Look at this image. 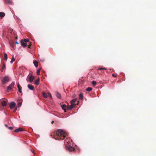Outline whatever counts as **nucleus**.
<instances>
[{
    "instance_id": "nucleus-1",
    "label": "nucleus",
    "mask_w": 156,
    "mask_h": 156,
    "mask_svg": "<svg viewBox=\"0 0 156 156\" xmlns=\"http://www.w3.org/2000/svg\"><path fill=\"white\" fill-rule=\"evenodd\" d=\"M56 135L58 137V139L60 138L62 140H63L66 136H67V134L65 130L60 129H58L56 132Z\"/></svg>"
},
{
    "instance_id": "nucleus-2",
    "label": "nucleus",
    "mask_w": 156,
    "mask_h": 156,
    "mask_svg": "<svg viewBox=\"0 0 156 156\" xmlns=\"http://www.w3.org/2000/svg\"><path fill=\"white\" fill-rule=\"evenodd\" d=\"M34 77L32 75H30L29 74L27 78V81L28 82H29L31 83L34 81Z\"/></svg>"
},
{
    "instance_id": "nucleus-3",
    "label": "nucleus",
    "mask_w": 156,
    "mask_h": 156,
    "mask_svg": "<svg viewBox=\"0 0 156 156\" xmlns=\"http://www.w3.org/2000/svg\"><path fill=\"white\" fill-rule=\"evenodd\" d=\"M72 142V140L70 138H67L65 141V146L67 145V144H69Z\"/></svg>"
},
{
    "instance_id": "nucleus-4",
    "label": "nucleus",
    "mask_w": 156,
    "mask_h": 156,
    "mask_svg": "<svg viewBox=\"0 0 156 156\" xmlns=\"http://www.w3.org/2000/svg\"><path fill=\"white\" fill-rule=\"evenodd\" d=\"M9 81V78L8 76H5L4 77L2 80V82L3 83H6Z\"/></svg>"
},
{
    "instance_id": "nucleus-5",
    "label": "nucleus",
    "mask_w": 156,
    "mask_h": 156,
    "mask_svg": "<svg viewBox=\"0 0 156 156\" xmlns=\"http://www.w3.org/2000/svg\"><path fill=\"white\" fill-rule=\"evenodd\" d=\"M66 146L67 150L69 151H74V149L73 148V147L71 146H70V145L68 146L66 145Z\"/></svg>"
},
{
    "instance_id": "nucleus-6",
    "label": "nucleus",
    "mask_w": 156,
    "mask_h": 156,
    "mask_svg": "<svg viewBox=\"0 0 156 156\" xmlns=\"http://www.w3.org/2000/svg\"><path fill=\"white\" fill-rule=\"evenodd\" d=\"M16 106V103L13 101L11 102L9 105V107L10 109H12L14 107Z\"/></svg>"
},
{
    "instance_id": "nucleus-7",
    "label": "nucleus",
    "mask_w": 156,
    "mask_h": 156,
    "mask_svg": "<svg viewBox=\"0 0 156 156\" xmlns=\"http://www.w3.org/2000/svg\"><path fill=\"white\" fill-rule=\"evenodd\" d=\"M23 129L21 128H19L16 129H15L14 132L15 133H18L19 132L22 131H23Z\"/></svg>"
},
{
    "instance_id": "nucleus-8",
    "label": "nucleus",
    "mask_w": 156,
    "mask_h": 156,
    "mask_svg": "<svg viewBox=\"0 0 156 156\" xmlns=\"http://www.w3.org/2000/svg\"><path fill=\"white\" fill-rule=\"evenodd\" d=\"M21 46L23 47H25L27 46V44L26 43H24L23 40H22L20 41Z\"/></svg>"
},
{
    "instance_id": "nucleus-9",
    "label": "nucleus",
    "mask_w": 156,
    "mask_h": 156,
    "mask_svg": "<svg viewBox=\"0 0 156 156\" xmlns=\"http://www.w3.org/2000/svg\"><path fill=\"white\" fill-rule=\"evenodd\" d=\"M28 87L31 90H33L34 89V87L31 84H28Z\"/></svg>"
},
{
    "instance_id": "nucleus-10",
    "label": "nucleus",
    "mask_w": 156,
    "mask_h": 156,
    "mask_svg": "<svg viewBox=\"0 0 156 156\" xmlns=\"http://www.w3.org/2000/svg\"><path fill=\"white\" fill-rule=\"evenodd\" d=\"M74 106V105L72 104H71L70 105L68 106L67 107V110H70L72 109L73 108Z\"/></svg>"
},
{
    "instance_id": "nucleus-11",
    "label": "nucleus",
    "mask_w": 156,
    "mask_h": 156,
    "mask_svg": "<svg viewBox=\"0 0 156 156\" xmlns=\"http://www.w3.org/2000/svg\"><path fill=\"white\" fill-rule=\"evenodd\" d=\"M12 88L10 86H8L7 89V91L8 92L10 91Z\"/></svg>"
},
{
    "instance_id": "nucleus-12",
    "label": "nucleus",
    "mask_w": 156,
    "mask_h": 156,
    "mask_svg": "<svg viewBox=\"0 0 156 156\" xmlns=\"http://www.w3.org/2000/svg\"><path fill=\"white\" fill-rule=\"evenodd\" d=\"M40 82V79L39 78L38 79H37L35 82V84L37 85H38L39 84Z\"/></svg>"
},
{
    "instance_id": "nucleus-13",
    "label": "nucleus",
    "mask_w": 156,
    "mask_h": 156,
    "mask_svg": "<svg viewBox=\"0 0 156 156\" xmlns=\"http://www.w3.org/2000/svg\"><path fill=\"white\" fill-rule=\"evenodd\" d=\"M76 99H75L72 100L71 101V102H70L71 104H72L74 106L75 105L74 104H75L76 101Z\"/></svg>"
},
{
    "instance_id": "nucleus-14",
    "label": "nucleus",
    "mask_w": 156,
    "mask_h": 156,
    "mask_svg": "<svg viewBox=\"0 0 156 156\" xmlns=\"http://www.w3.org/2000/svg\"><path fill=\"white\" fill-rule=\"evenodd\" d=\"M61 107L64 110H66L67 109V107L65 105H61Z\"/></svg>"
},
{
    "instance_id": "nucleus-15",
    "label": "nucleus",
    "mask_w": 156,
    "mask_h": 156,
    "mask_svg": "<svg viewBox=\"0 0 156 156\" xmlns=\"http://www.w3.org/2000/svg\"><path fill=\"white\" fill-rule=\"evenodd\" d=\"M5 13L2 12H0V16L1 17H3L5 16Z\"/></svg>"
},
{
    "instance_id": "nucleus-16",
    "label": "nucleus",
    "mask_w": 156,
    "mask_h": 156,
    "mask_svg": "<svg viewBox=\"0 0 156 156\" xmlns=\"http://www.w3.org/2000/svg\"><path fill=\"white\" fill-rule=\"evenodd\" d=\"M7 105L6 102L5 101H3L2 102V106H5Z\"/></svg>"
},
{
    "instance_id": "nucleus-17",
    "label": "nucleus",
    "mask_w": 156,
    "mask_h": 156,
    "mask_svg": "<svg viewBox=\"0 0 156 156\" xmlns=\"http://www.w3.org/2000/svg\"><path fill=\"white\" fill-rule=\"evenodd\" d=\"M33 63L36 67H37L38 65V63L36 61H34L33 62Z\"/></svg>"
},
{
    "instance_id": "nucleus-18",
    "label": "nucleus",
    "mask_w": 156,
    "mask_h": 156,
    "mask_svg": "<svg viewBox=\"0 0 156 156\" xmlns=\"http://www.w3.org/2000/svg\"><path fill=\"white\" fill-rule=\"evenodd\" d=\"M42 95L43 97L44 98H47L48 97L47 94L45 93H43Z\"/></svg>"
},
{
    "instance_id": "nucleus-19",
    "label": "nucleus",
    "mask_w": 156,
    "mask_h": 156,
    "mask_svg": "<svg viewBox=\"0 0 156 156\" xmlns=\"http://www.w3.org/2000/svg\"><path fill=\"white\" fill-rule=\"evenodd\" d=\"M15 83L14 82H12L9 86L13 88L15 85Z\"/></svg>"
},
{
    "instance_id": "nucleus-20",
    "label": "nucleus",
    "mask_w": 156,
    "mask_h": 156,
    "mask_svg": "<svg viewBox=\"0 0 156 156\" xmlns=\"http://www.w3.org/2000/svg\"><path fill=\"white\" fill-rule=\"evenodd\" d=\"M79 98L80 99H82L83 98V96L82 94H80L79 96Z\"/></svg>"
},
{
    "instance_id": "nucleus-21",
    "label": "nucleus",
    "mask_w": 156,
    "mask_h": 156,
    "mask_svg": "<svg viewBox=\"0 0 156 156\" xmlns=\"http://www.w3.org/2000/svg\"><path fill=\"white\" fill-rule=\"evenodd\" d=\"M5 1L6 3H8L10 4H12V2L9 0H5Z\"/></svg>"
},
{
    "instance_id": "nucleus-22",
    "label": "nucleus",
    "mask_w": 156,
    "mask_h": 156,
    "mask_svg": "<svg viewBox=\"0 0 156 156\" xmlns=\"http://www.w3.org/2000/svg\"><path fill=\"white\" fill-rule=\"evenodd\" d=\"M4 56L5 58V60H7V56L6 53H5L4 54Z\"/></svg>"
},
{
    "instance_id": "nucleus-23",
    "label": "nucleus",
    "mask_w": 156,
    "mask_h": 156,
    "mask_svg": "<svg viewBox=\"0 0 156 156\" xmlns=\"http://www.w3.org/2000/svg\"><path fill=\"white\" fill-rule=\"evenodd\" d=\"M57 97L58 98H61V96L60 94L57 93L56 94Z\"/></svg>"
},
{
    "instance_id": "nucleus-24",
    "label": "nucleus",
    "mask_w": 156,
    "mask_h": 156,
    "mask_svg": "<svg viewBox=\"0 0 156 156\" xmlns=\"http://www.w3.org/2000/svg\"><path fill=\"white\" fill-rule=\"evenodd\" d=\"M92 88L91 87H89L87 88L86 90L88 91H90L92 90Z\"/></svg>"
},
{
    "instance_id": "nucleus-25",
    "label": "nucleus",
    "mask_w": 156,
    "mask_h": 156,
    "mask_svg": "<svg viewBox=\"0 0 156 156\" xmlns=\"http://www.w3.org/2000/svg\"><path fill=\"white\" fill-rule=\"evenodd\" d=\"M15 61V58L14 57H12V58L11 60L10 61V63H12L13 62H14Z\"/></svg>"
},
{
    "instance_id": "nucleus-26",
    "label": "nucleus",
    "mask_w": 156,
    "mask_h": 156,
    "mask_svg": "<svg viewBox=\"0 0 156 156\" xmlns=\"http://www.w3.org/2000/svg\"><path fill=\"white\" fill-rule=\"evenodd\" d=\"M29 40L28 39H25L23 41L25 42H28L29 41Z\"/></svg>"
},
{
    "instance_id": "nucleus-27",
    "label": "nucleus",
    "mask_w": 156,
    "mask_h": 156,
    "mask_svg": "<svg viewBox=\"0 0 156 156\" xmlns=\"http://www.w3.org/2000/svg\"><path fill=\"white\" fill-rule=\"evenodd\" d=\"M102 69H104V70H106L107 69L106 68H98V70H102Z\"/></svg>"
},
{
    "instance_id": "nucleus-28",
    "label": "nucleus",
    "mask_w": 156,
    "mask_h": 156,
    "mask_svg": "<svg viewBox=\"0 0 156 156\" xmlns=\"http://www.w3.org/2000/svg\"><path fill=\"white\" fill-rule=\"evenodd\" d=\"M40 69H38L37 71V75H39L40 74Z\"/></svg>"
},
{
    "instance_id": "nucleus-29",
    "label": "nucleus",
    "mask_w": 156,
    "mask_h": 156,
    "mask_svg": "<svg viewBox=\"0 0 156 156\" xmlns=\"http://www.w3.org/2000/svg\"><path fill=\"white\" fill-rule=\"evenodd\" d=\"M92 83L93 85H95L97 83L95 81H93Z\"/></svg>"
},
{
    "instance_id": "nucleus-30",
    "label": "nucleus",
    "mask_w": 156,
    "mask_h": 156,
    "mask_svg": "<svg viewBox=\"0 0 156 156\" xmlns=\"http://www.w3.org/2000/svg\"><path fill=\"white\" fill-rule=\"evenodd\" d=\"M21 105H22V103L21 102H19L18 104V107H20Z\"/></svg>"
},
{
    "instance_id": "nucleus-31",
    "label": "nucleus",
    "mask_w": 156,
    "mask_h": 156,
    "mask_svg": "<svg viewBox=\"0 0 156 156\" xmlns=\"http://www.w3.org/2000/svg\"><path fill=\"white\" fill-rule=\"evenodd\" d=\"M17 87L18 89L20 88V86L19 83L17 84Z\"/></svg>"
},
{
    "instance_id": "nucleus-32",
    "label": "nucleus",
    "mask_w": 156,
    "mask_h": 156,
    "mask_svg": "<svg viewBox=\"0 0 156 156\" xmlns=\"http://www.w3.org/2000/svg\"><path fill=\"white\" fill-rule=\"evenodd\" d=\"M48 95L49 97L50 98H52V97H51V94H50L49 93H48Z\"/></svg>"
},
{
    "instance_id": "nucleus-33",
    "label": "nucleus",
    "mask_w": 156,
    "mask_h": 156,
    "mask_svg": "<svg viewBox=\"0 0 156 156\" xmlns=\"http://www.w3.org/2000/svg\"><path fill=\"white\" fill-rule=\"evenodd\" d=\"M8 129L10 130H12L13 129V127L11 126L8 127Z\"/></svg>"
},
{
    "instance_id": "nucleus-34",
    "label": "nucleus",
    "mask_w": 156,
    "mask_h": 156,
    "mask_svg": "<svg viewBox=\"0 0 156 156\" xmlns=\"http://www.w3.org/2000/svg\"><path fill=\"white\" fill-rule=\"evenodd\" d=\"M18 91H19V92L20 93H21L22 92V91H21L20 88L18 89Z\"/></svg>"
},
{
    "instance_id": "nucleus-35",
    "label": "nucleus",
    "mask_w": 156,
    "mask_h": 156,
    "mask_svg": "<svg viewBox=\"0 0 156 156\" xmlns=\"http://www.w3.org/2000/svg\"><path fill=\"white\" fill-rule=\"evenodd\" d=\"M17 109V108L16 107L14 109V112H15Z\"/></svg>"
},
{
    "instance_id": "nucleus-36",
    "label": "nucleus",
    "mask_w": 156,
    "mask_h": 156,
    "mask_svg": "<svg viewBox=\"0 0 156 156\" xmlns=\"http://www.w3.org/2000/svg\"><path fill=\"white\" fill-rule=\"evenodd\" d=\"M112 76H113L114 77H116V76L114 74H112Z\"/></svg>"
},
{
    "instance_id": "nucleus-37",
    "label": "nucleus",
    "mask_w": 156,
    "mask_h": 156,
    "mask_svg": "<svg viewBox=\"0 0 156 156\" xmlns=\"http://www.w3.org/2000/svg\"><path fill=\"white\" fill-rule=\"evenodd\" d=\"M5 126L6 127H8V126H7V125L6 124H5Z\"/></svg>"
},
{
    "instance_id": "nucleus-38",
    "label": "nucleus",
    "mask_w": 156,
    "mask_h": 156,
    "mask_svg": "<svg viewBox=\"0 0 156 156\" xmlns=\"http://www.w3.org/2000/svg\"><path fill=\"white\" fill-rule=\"evenodd\" d=\"M19 43L17 41H16L15 43L16 44H18Z\"/></svg>"
},
{
    "instance_id": "nucleus-39",
    "label": "nucleus",
    "mask_w": 156,
    "mask_h": 156,
    "mask_svg": "<svg viewBox=\"0 0 156 156\" xmlns=\"http://www.w3.org/2000/svg\"><path fill=\"white\" fill-rule=\"evenodd\" d=\"M4 67H5V65H3V68H2V69H4Z\"/></svg>"
},
{
    "instance_id": "nucleus-40",
    "label": "nucleus",
    "mask_w": 156,
    "mask_h": 156,
    "mask_svg": "<svg viewBox=\"0 0 156 156\" xmlns=\"http://www.w3.org/2000/svg\"><path fill=\"white\" fill-rule=\"evenodd\" d=\"M40 61L42 62H43L44 61V60H40Z\"/></svg>"
},
{
    "instance_id": "nucleus-41",
    "label": "nucleus",
    "mask_w": 156,
    "mask_h": 156,
    "mask_svg": "<svg viewBox=\"0 0 156 156\" xmlns=\"http://www.w3.org/2000/svg\"><path fill=\"white\" fill-rule=\"evenodd\" d=\"M54 123V121H52V122H51V123L52 124Z\"/></svg>"
},
{
    "instance_id": "nucleus-42",
    "label": "nucleus",
    "mask_w": 156,
    "mask_h": 156,
    "mask_svg": "<svg viewBox=\"0 0 156 156\" xmlns=\"http://www.w3.org/2000/svg\"><path fill=\"white\" fill-rule=\"evenodd\" d=\"M30 45L28 46V47L30 48Z\"/></svg>"
}]
</instances>
